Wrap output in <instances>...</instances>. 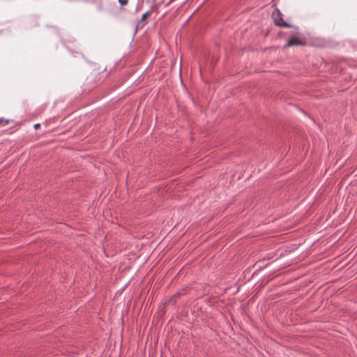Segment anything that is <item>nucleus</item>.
<instances>
[{
	"label": "nucleus",
	"mask_w": 357,
	"mask_h": 357,
	"mask_svg": "<svg viewBox=\"0 0 357 357\" xmlns=\"http://www.w3.org/2000/svg\"><path fill=\"white\" fill-rule=\"evenodd\" d=\"M271 17L275 25L280 27H290L291 25L284 22L282 19V14L278 8H275L272 13Z\"/></svg>",
	"instance_id": "f257e3e1"
},
{
	"label": "nucleus",
	"mask_w": 357,
	"mask_h": 357,
	"mask_svg": "<svg viewBox=\"0 0 357 357\" xmlns=\"http://www.w3.org/2000/svg\"><path fill=\"white\" fill-rule=\"evenodd\" d=\"M304 43L298 38L294 37L292 38H289L287 40V43L286 45H284V47H288L293 45H302Z\"/></svg>",
	"instance_id": "f03ea898"
},
{
	"label": "nucleus",
	"mask_w": 357,
	"mask_h": 357,
	"mask_svg": "<svg viewBox=\"0 0 357 357\" xmlns=\"http://www.w3.org/2000/svg\"><path fill=\"white\" fill-rule=\"evenodd\" d=\"M9 120L5 119L3 118H0V126H4L8 124Z\"/></svg>",
	"instance_id": "7ed1b4c3"
},
{
	"label": "nucleus",
	"mask_w": 357,
	"mask_h": 357,
	"mask_svg": "<svg viewBox=\"0 0 357 357\" xmlns=\"http://www.w3.org/2000/svg\"><path fill=\"white\" fill-rule=\"evenodd\" d=\"M119 4L122 6H126L128 3V0H118Z\"/></svg>",
	"instance_id": "20e7f679"
},
{
	"label": "nucleus",
	"mask_w": 357,
	"mask_h": 357,
	"mask_svg": "<svg viewBox=\"0 0 357 357\" xmlns=\"http://www.w3.org/2000/svg\"><path fill=\"white\" fill-rule=\"evenodd\" d=\"M150 12L147 11L145 13H144L142 16L141 21L143 22L145 20V19L149 15Z\"/></svg>",
	"instance_id": "39448f33"
},
{
	"label": "nucleus",
	"mask_w": 357,
	"mask_h": 357,
	"mask_svg": "<svg viewBox=\"0 0 357 357\" xmlns=\"http://www.w3.org/2000/svg\"><path fill=\"white\" fill-rule=\"evenodd\" d=\"M39 127H40V124H39V123H37V124H35V125H34V128H35L36 129H37V128H39Z\"/></svg>",
	"instance_id": "423d86ee"
},
{
	"label": "nucleus",
	"mask_w": 357,
	"mask_h": 357,
	"mask_svg": "<svg viewBox=\"0 0 357 357\" xmlns=\"http://www.w3.org/2000/svg\"><path fill=\"white\" fill-rule=\"evenodd\" d=\"M174 1V0H171V1H170V2H172V1Z\"/></svg>",
	"instance_id": "0eeeda50"
}]
</instances>
